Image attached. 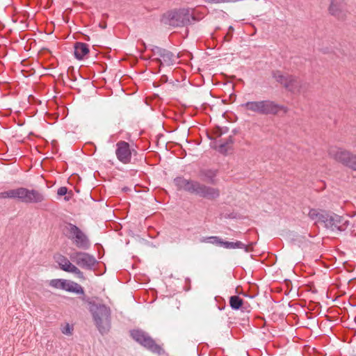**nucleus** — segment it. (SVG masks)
Returning a JSON list of instances; mask_svg holds the SVG:
<instances>
[{"label":"nucleus","instance_id":"1","mask_svg":"<svg viewBox=\"0 0 356 356\" xmlns=\"http://www.w3.org/2000/svg\"><path fill=\"white\" fill-rule=\"evenodd\" d=\"M308 216L316 223H323L324 227L332 232H343L349 225V221L343 216L325 210L311 209Z\"/></svg>","mask_w":356,"mask_h":356},{"label":"nucleus","instance_id":"2","mask_svg":"<svg viewBox=\"0 0 356 356\" xmlns=\"http://www.w3.org/2000/svg\"><path fill=\"white\" fill-rule=\"evenodd\" d=\"M174 182L179 190H184L203 198L212 200L220 196V191L218 188L206 186L197 181L179 177L174 179Z\"/></svg>","mask_w":356,"mask_h":356},{"label":"nucleus","instance_id":"3","mask_svg":"<svg viewBox=\"0 0 356 356\" xmlns=\"http://www.w3.org/2000/svg\"><path fill=\"white\" fill-rule=\"evenodd\" d=\"M89 311L98 331L103 335L111 327V310L109 307L94 301L88 302Z\"/></svg>","mask_w":356,"mask_h":356},{"label":"nucleus","instance_id":"4","mask_svg":"<svg viewBox=\"0 0 356 356\" xmlns=\"http://www.w3.org/2000/svg\"><path fill=\"white\" fill-rule=\"evenodd\" d=\"M17 200L24 204H38L45 199L44 195L38 190L19 187L0 192V199Z\"/></svg>","mask_w":356,"mask_h":356},{"label":"nucleus","instance_id":"5","mask_svg":"<svg viewBox=\"0 0 356 356\" xmlns=\"http://www.w3.org/2000/svg\"><path fill=\"white\" fill-rule=\"evenodd\" d=\"M241 107L246 111L252 112L259 115H277L279 111H282L284 113H286L288 108L282 105L276 104L271 100H259L247 102L242 104Z\"/></svg>","mask_w":356,"mask_h":356},{"label":"nucleus","instance_id":"6","mask_svg":"<svg viewBox=\"0 0 356 356\" xmlns=\"http://www.w3.org/2000/svg\"><path fill=\"white\" fill-rule=\"evenodd\" d=\"M163 22L165 24L174 27L188 26L192 22L197 21L189 8H179L168 12L164 15Z\"/></svg>","mask_w":356,"mask_h":356},{"label":"nucleus","instance_id":"7","mask_svg":"<svg viewBox=\"0 0 356 356\" xmlns=\"http://www.w3.org/2000/svg\"><path fill=\"white\" fill-rule=\"evenodd\" d=\"M328 156L337 163L356 172V154L338 146H331L327 150Z\"/></svg>","mask_w":356,"mask_h":356},{"label":"nucleus","instance_id":"8","mask_svg":"<svg viewBox=\"0 0 356 356\" xmlns=\"http://www.w3.org/2000/svg\"><path fill=\"white\" fill-rule=\"evenodd\" d=\"M63 232L68 238L73 241L77 248L83 250L90 248V243L88 236L75 225L65 222Z\"/></svg>","mask_w":356,"mask_h":356},{"label":"nucleus","instance_id":"9","mask_svg":"<svg viewBox=\"0 0 356 356\" xmlns=\"http://www.w3.org/2000/svg\"><path fill=\"white\" fill-rule=\"evenodd\" d=\"M131 337L140 345L150 352L162 355L165 351L163 348L149 335L148 333L142 330H133L130 332Z\"/></svg>","mask_w":356,"mask_h":356},{"label":"nucleus","instance_id":"10","mask_svg":"<svg viewBox=\"0 0 356 356\" xmlns=\"http://www.w3.org/2000/svg\"><path fill=\"white\" fill-rule=\"evenodd\" d=\"M273 77L289 91L292 92H299V82L296 76L289 74L285 75L282 72L277 70L273 72Z\"/></svg>","mask_w":356,"mask_h":356},{"label":"nucleus","instance_id":"11","mask_svg":"<svg viewBox=\"0 0 356 356\" xmlns=\"http://www.w3.org/2000/svg\"><path fill=\"white\" fill-rule=\"evenodd\" d=\"M70 259L82 268L92 270L97 264V260L92 256L86 252H74L70 254Z\"/></svg>","mask_w":356,"mask_h":356},{"label":"nucleus","instance_id":"12","mask_svg":"<svg viewBox=\"0 0 356 356\" xmlns=\"http://www.w3.org/2000/svg\"><path fill=\"white\" fill-rule=\"evenodd\" d=\"M329 13L338 20H346L349 11L345 0H331L328 8Z\"/></svg>","mask_w":356,"mask_h":356},{"label":"nucleus","instance_id":"13","mask_svg":"<svg viewBox=\"0 0 356 356\" xmlns=\"http://www.w3.org/2000/svg\"><path fill=\"white\" fill-rule=\"evenodd\" d=\"M49 285L56 289H60L68 292L74 293L76 294H84L83 287L72 281L63 280V279H53L50 280Z\"/></svg>","mask_w":356,"mask_h":356},{"label":"nucleus","instance_id":"14","mask_svg":"<svg viewBox=\"0 0 356 356\" xmlns=\"http://www.w3.org/2000/svg\"><path fill=\"white\" fill-rule=\"evenodd\" d=\"M151 50L154 56H159L154 58L153 60L159 63L160 65L170 66L175 63V56L169 50L156 46H154Z\"/></svg>","mask_w":356,"mask_h":356},{"label":"nucleus","instance_id":"15","mask_svg":"<svg viewBox=\"0 0 356 356\" xmlns=\"http://www.w3.org/2000/svg\"><path fill=\"white\" fill-rule=\"evenodd\" d=\"M133 152H136L134 149H131L130 145L127 142L120 140L116 143L115 155L121 163H130Z\"/></svg>","mask_w":356,"mask_h":356},{"label":"nucleus","instance_id":"16","mask_svg":"<svg viewBox=\"0 0 356 356\" xmlns=\"http://www.w3.org/2000/svg\"><path fill=\"white\" fill-rule=\"evenodd\" d=\"M218 171L213 169H202L200 171L199 177L204 181L210 184H215V177L217 175Z\"/></svg>","mask_w":356,"mask_h":356},{"label":"nucleus","instance_id":"17","mask_svg":"<svg viewBox=\"0 0 356 356\" xmlns=\"http://www.w3.org/2000/svg\"><path fill=\"white\" fill-rule=\"evenodd\" d=\"M89 53L88 44L83 42H76L74 45V56L76 58L81 60Z\"/></svg>","mask_w":356,"mask_h":356},{"label":"nucleus","instance_id":"18","mask_svg":"<svg viewBox=\"0 0 356 356\" xmlns=\"http://www.w3.org/2000/svg\"><path fill=\"white\" fill-rule=\"evenodd\" d=\"M56 261L63 270L68 273H70L74 266L70 261L67 258L63 255H59L56 259Z\"/></svg>","mask_w":356,"mask_h":356},{"label":"nucleus","instance_id":"19","mask_svg":"<svg viewBox=\"0 0 356 356\" xmlns=\"http://www.w3.org/2000/svg\"><path fill=\"white\" fill-rule=\"evenodd\" d=\"M222 247L226 249L239 248V249H244L246 252L248 251V248L247 245L241 241H236V242L224 241Z\"/></svg>","mask_w":356,"mask_h":356},{"label":"nucleus","instance_id":"20","mask_svg":"<svg viewBox=\"0 0 356 356\" xmlns=\"http://www.w3.org/2000/svg\"><path fill=\"white\" fill-rule=\"evenodd\" d=\"M229 305L233 309H238L243 305V300L238 296H232L229 298Z\"/></svg>","mask_w":356,"mask_h":356},{"label":"nucleus","instance_id":"21","mask_svg":"<svg viewBox=\"0 0 356 356\" xmlns=\"http://www.w3.org/2000/svg\"><path fill=\"white\" fill-rule=\"evenodd\" d=\"M201 241L212 243V244L216 245L218 246H222V247L223 246V243H224V241H222L218 236H209V237L204 238Z\"/></svg>","mask_w":356,"mask_h":356},{"label":"nucleus","instance_id":"22","mask_svg":"<svg viewBox=\"0 0 356 356\" xmlns=\"http://www.w3.org/2000/svg\"><path fill=\"white\" fill-rule=\"evenodd\" d=\"M232 148L229 147L225 142L221 143L217 147V150L222 154L226 155Z\"/></svg>","mask_w":356,"mask_h":356},{"label":"nucleus","instance_id":"23","mask_svg":"<svg viewBox=\"0 0 356 356\" xmlns=\"http://www.w3.org/2000/svg\"><path fill=\"white\" fill-rule=\"evenodd\" d=\"M70 273H74L80 279H84L83 273L76 266H74Z\"/></svg>","mask_w":356,"mask_h":356},{"label":"nucleus","instance_id":"24","mask_svg":"<svg viewBox=\"0 0 356 356\" xmlns=\"http://www.w3.org/2000/svg\"><path fill=\"white\" fill-rule=\"evenodd\" d=\"M62 333L66 335H71L72 327L67 323L62 329H61Z\"/></svg>","mask_w":356,"mask_h":356},{"label":"nucleus","instance_id":"25","mask_svg":"<svg viewBox=\"0 0 356 356\" xmlns=\"http://www.w3.org/2000/svg\"><path fill=\"white\" fill-rule=\"evenodd\" d=\"M229 147L232 148V145L234 143V139L233 136H229L225 141H224Z\"/></svg>","mask_w":356,"mask_h":356},{"label":"nucleus","instance_id":"26","mask_svg":"<svg viewBox=\"0 0 356 356\" xmlns=\"http://www.w3.org/2000/svg\"><path fill=\"white\" fill-rule=\"evenodd\" d=\"M67 188L62 186L58 189L57 194L59 196H63V195H65L67 193Z\"/></svg>","mask_w":356,"mask_h":356},{"label":"nucleus","instance_id":"27","mask_svg":"<svg viewBox=\"0 0 356 356\" xmlns=\"http://www.w3.org/2000/svg\"><path fill=\"white\" fill-rule=\"evenodd\" d=\"M207 3H225V0H204Z\"/></svg>","mask_w":356,"mask_h":356},{"label":"nucleus","instance_id":"28","mask_svg":"<svg viewBox=\"0 0 356 356\" xmlns=\"http://www.w3.org/2000/svg\"><path fill=\"white\" fill-rule=\"evenodd\" d=\"M232 132H233L234 134H235L236 133V130H233Z\"/></svg>","mask_w":356,"mask_h":356}]
</instances>
